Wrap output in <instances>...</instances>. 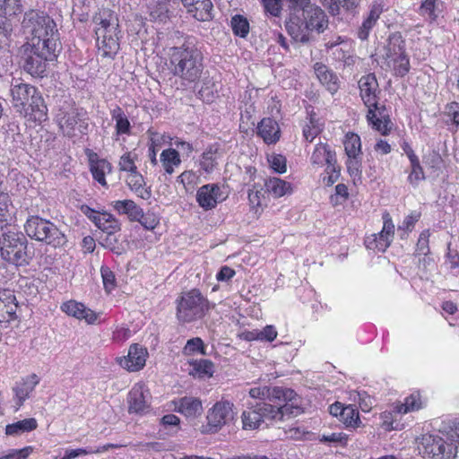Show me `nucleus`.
I'll list each match as a JSON object with an SVG mask.
<instances>
[{
    "label": "nucleus",
    "instance_id": "obj_51",
    "mask_svg": "<svg viewBox=\"0 0 459 459\" xmlns=\"http://www.w3.org/2000/svg\"><path fill=\"white\" fill-rule=\"evenodd\" d=\"M425 179L423 169L419 161H415V163H411V171L408 176L409 183L417 186L419 183Z\"/></svg>",
    "mask_w": 459,
    "mask_h": 459
},
{
    "label": "nucleus",
    "instance_id": "obj_59",
    "mask_svg": "<svg viewBox=\"0 0 459 459\" xmlns=\"http://www.w3.org/2000/svg\"><path fill=\"white\" fill-rule=\"evenodd\" d=\"M119 169L120 170L127 171L129 173L137 170L134 164V157L131 152H126L120 157Z\"/></svg>",
    "mask_w": 459,
    "mask_h": 459
},
{
    "label": "nucleus",
    "instance_id": "obj_43",
    "mask_svg": "<svg viewBox=\"0 0 459 459\" xmlns=\"http://www.w3.org/2000/svg\"><path fill=\"white\" fill-rule=\"evenodd\" d=\"M233 33L241 38H246L249 32V22L242 15L236 14L231 18L230 21Z\"/></svg>",
    "mask_w": 459,
    "mask_h": 459
},
{
    "label": "nucleus",
    "instance_id": "obj_29",
    "mask_svg": "<svg viewBox=\"0 0 459 459\" xmlns=\"http://www.w3.org/2000/svg\"><path fill=\"white\" fill-rule=\"evenodd\" d=\"M311 163L314 166L321 167L325 163L327 164L328 169L334 171V163L336 161L335 155L333 153L327 144L318 143L316 145L314 152L310 158Z\"/></svg>",
    "mask_w": 459,
    "mask_h": 459
},
{
    "label": "nucleus",
    "instance_id": "obj_28",
    "mask_svg": "<svg viewBox=\"0 0 459 459\" xmlns=\"http://www.w3.org/2000/svg\"><path fill=\"white\" fill-rule=\"evenodd\" d=\"M257 134L264 143H274L280 139V127L275 120L265 117L258 124Z\"/></svg>",
    "mask_w": 459,
    "mask_h": 459
},
{
    "label": "nucleus",
    "instance_id": "obj_54",
    "mask_svg": "<svg viewBox=\"0 0 459 459\" xmlns=\"http://www.w3.org/2000/svg\"><path fill=\"white\" fill-rule=\"evenodd\" d=\"M270 167L277 173L286 172V158L281 154H273L268 158Z\"/></svg>",
    "mask_w": 459,
    "mask_h": 459
},
{
    "label": "nucleus",
    "instance_id": "obj_45",
    "mask_svg": "<svg viewBox=\"0 0 459 459\" xmlns=\"http://www.w3.org/2000/svg\"><path fill=\"white\" fill-rule=\"evenodd\" d=\"M421 406L420 399L419 394H412L408 396L403 403L395 404V410L398 413H407L419 410Z\"/></svg>",
    "mask_w": 459,
    "mask_h": 459
},
{
    "label": "nucleus",
    "instance_id": "obj_25",
    "mask_svg": "<svg viewBox=\"0 0 459 459\" xmlns=\"http://www.w3.org/2000/svg\"><path fill=\"white\" fill-rule=\"evenodd\" d=\"M175 411L187 418H197L204 411L202 402L199 398L185 396L173 401Z\"/></svg>",
    "mask_w": 459,
    "mask_h": 459
},
{
    "label": "nucleus",
    "instance_id": "obj_48",
    "mask_svg": "<svg viewBox=\"0 0 459 459\" xmlns=\"http://www.w3.org/2000/svg\"><path fill=\"white\" fill-rule=\"evenodd\" d=\"M110 164L104 160H99L95 164H92L91 167V171L93 178L102 186H106L107 182L105 179V172L107 169L110 170Z\"/></svg>",
    "mask_w": 459,
    "mask_h": 459
},
{
    "label": "nucleus",
    "instance_id": "obj_58",
    "mask_svg": "<svg viewBox=\"0 0 459 459\" xmlns=\"http://www.w3.org/2000/svg\"><path fill=\"white\" fill-rule=\"evenodd\" d=\"M264 198V193L262 186L254 185L253 187L248 190V200L253 206H261Z\"/></svg>",
    "mask_w": 459,
    "mask_h": 459
},
{
    "label": "nucleus",
    "instance_id": "obj_56",
    "mask_svg": "<svg viewBox=\"0 0 459 459\" xmlns=\"http://www.w3.org/2000/svg\"><path fill=\"white\" fill-rule=\"evenodd\" d=\"M103 285L108 292H110L116 287V278L114 273L108 268L102 266L100 269Z\"/></svg>",
    "mask_w": 459,
    "mask_h": 459
},
{
    "label": "nucleus",
    "instance_id": "obj_63",
    "mask_svg": "<svg viewBox=\"0 0 459 459\" xmlns=\"http://www.w3.org/2000/svg\"><path fill=\"white\" fill-rule=\"evenodd\" d=\"M420 213L418 212H412L405 217L402 225L398 227L399 230L411 231L415 223L419 221Z\"/></svg>",
    "mask_w": 459,
    "mask_h": 459
},
{
    "label": "nucleus",
    "instance_id": "obj_9",
    "mask_svg": "<svg viewBox=\"0 0 459 459\" xmlns=\"http://www.w3.org/2000/svg\"><path fill=\"white\" fill-rule=\"evenodd\" d=\"M28 240L22 232L7 231L0 237L1 256L6 262L17 266L26 265L31 256L28 254Z\"/></svg>",
    "mask_w": 459,
    "mask_h": 459
},
{
    "label": "nucleus",
    "instance_id": "obj_11",
    "mask_svg": "<svg viewBox=\"0 0 459 459\" xmlns=\"http://www.w3.org/2000/svg\"><path fill=\"white\" fill-rule=\"evenodd\" d=\"M207 307L206 300L198 290H192L181 296L178 304L177 316L184 323L201 318Z\"/></svg>",
    "mask_w": 459,
    "mask_h": 459
},
{
    "label": "nucleus",
    "instance_id": "obj_27",
    "mask_svg": "<svg viewBox=\"0 0 459 459\" xmlns=\"http://www.w3.org/2000/svg\"><path fill=\"white\" fill-rule=\"evenodd\" d=\"M383 13V5L380 3L375 2L370 5V9L367 16L362 22V24L358 30V38L360 40L368 39L371 30L376 26Z\"/></svg>",
    "mask_w": 459,
    "mask_h": 459
},
{
    "label": "nucleus",
    "instance_id": "obj_32",
    "mask_svg": "<svg viewBox=\"0 0 459 459\" xmlns=\"http://www.w3.org/2000/svg\"><path fill=\"white\" fill-rule=\"evenodd\" d=\"M264 186L273 198H280L292 192L290 183L279 178H270L265 181Z\"/></svg>",
    "mask_w": 459,
    "mask_h": 459
},
{
    "label": "nucleus",
    "instance_id": "obj_52",
    "mask_svg": "<svg viewBox=\"0 0 459 459\" xmlns=\"http://www.w3.org/2000/svg\"><path fill=\"white\" fill-rule=\"evenodd\" d=\"M349 437L347 434L342 432H333L328 435H322L319 441L322 443H333L342 446H346L348 443Z\"/></svg>",
    "mask_w": 459,
    "mask_h": 459
},
{
    "label": "nucleus",
    "instance_id": "obj_4",
    "mask_svg": "<svg viewBox=\"0 0 459 459\" xmlns=\"http://www.w3.org/2000/svg\"><path fill=\"white\" fill-rule=\"evenodd\" d=\"M12 104L16 112L33 121H44L48 117V108L40 92L36 87L23 83H13L11 86Z\"/></svg>",
    "mask_w": 459,
    "mask_h": 459
},
{
    "label": "nucleus",
    "instance_id": "obj_41",
    "mask_svg": "<svg viewBox=\"0 0 459 459\" xmlns=\"http://www.w3.org/2000/svg\"><path fill=\"white\" fill-rule=\"evenodd\" d=\"M344 150L348 157L360 156L361 143L357 134L348 133L343 142Z\"/></svg>",
    "mask_w": 459,
    "mask_h": 459
},
{
    "label": "nucleus",
    "instance_id": "obj_3",
    "mask_svg": "<svg viewBox=\"0 0 459 459\" xmlns=\"http://www.w3.org/2000/svg\"><path fill=\"white\" fill-rule=\"evenodd\" d=\"M93 22L99 53L103 57H114L119 50L121 33L117 13L102 8L94 15Z\"/></svg>",
    "mask_w": 459,
    "mask_h": 459
},
{
    "label": "nucleus",
    "instance_id": "obj_38",
    "mask_svg": "<svg viewBox=\"0 0 459 459\" xmlns=\"http://www.w3.org/2000/svg\"><path fill=\"white\" fill-rule=\"evenodd\" d=\"M162 167L168 174L174 172V168L179 166L181 160L178 152L175 149L164 150L160 154Z\"/></svg>",
    "mask_w": 459,
    "mask_h": 459
},
{
    "label": "nucleus",
    "instance_id": "obj_16",
    "mask_svg": "<svg viewBox=\"0 0 459 459\" xmlns=\"http://www.w3.org/2000/svg\"><path fill=\"white\" fill-rule=\"evenodd\" d=\"M249 395L255 399H261L263 401L268 400L270 402L291 401L295 398L296 393L290 388H284L281 386H259L253 387L249 390Z\"/></svg>",
    "mask_w": 459,
    "mask_h": 459
},
{
    "label": "nucleus",
    "instance_id": "obj_42",
    "mask_svg": "<svg viewBox=\"0 0 459 459\" xmlns=\"http://www.w3.org/2000/svg\"><path fill=\"white\" fill-rule=\"evenodd\" d=\"M219 158L218 148L210 146L203 154L200 160V166L205 172H211L217 165Z\"/></svg>",
    "mask_w": 459,
    "mask_h": 459
},
{
    "label": "nucleus",
    "instance_id": "obj_20",
    "mask_svg": "<svg viewBox=\"0 0 459 459\" xmlns=\"http://www.w3.org/2000/svg\"><path fill=\"white\" fill-rule=\"evenodd\" d=\"M61 310L69 316H73L79 320H85L90 325L97 322L100 314L94 312L91 308L86 307L82 303L71 299L64 302Z\"/></svg>",
    "mask_w": 459,
    "mask_h": 459
},
{
    "label": "nucleus",
    "instance_id": "obj_60",
    "mask_svg": "<svg viewBox=\"0 0 459 459\" xmlns=\"http://www.w3.org/2000/svg\"><path fill=\"white\" fill-rule=\"evenodd\" d=\"M160 424L165 429H175L177 432L179 429L180 419L175 414H166L160 420Z\"/></svg>",
    "mask_w": 459,
    "mask_h": 459
},
{
    "label": "nucleus",
    "instance_id": "obj_17",
    "mask_svg": "<svg viewBox=\"0 0 459 459\" xmlns=\"http://www.w3.org/2000/svg\"><path fill=\"white\" fill-rule=\"evenodd\" d=\"M286 29L290 36L300 43H308L312 39V30L299 13H291L290 20L286 22Z\"/></svg>",
    "mask_w": 459,
    "mask_h": 459
},
{
    "label": "nucleus",
    "instance_id": "obj_26",
    "mask_svg": "<svg viewBox=\"0 0 459 459\" xmlns=\"http://www.w3.org/2000/svg\"><path fill=\"white\" fill-rule=\"evenodd\" d=\"M39 383V378L36 374H31L24 377L21 382L16 383L13 388L15 394V403L20 408L23 403L30 397L36 385Z\"/></svg>",
    "mask_w": 459,
    "mask_h": 459
},
{
    "label": "nucleus",
    "instance_id": "obj_22",
    "mask_svg": "<svg viewBox=\"0 0 459 459\" xmlns=\"http://www.w3.org/2000/svg\"><path fill=\"white\" fill-rule=\"evenodd\" d=\"M147 355L146 349L139 344H133L129 348L127 356L120 359L119 364L128 371H138L144 367Z\"/></svg>",
    "mask_w": 459,
    "mask_h": 459
},
{
    "label": "nucleus",
    "instance_id": "obj_7",
    "mask_svg": "<svg viewBox=\"0 0 459 459\" xmlns=\"http://www.w3.org/2000/svg\"><path fill=\"white\" fill-rule=\"evenodd\" d=\"M24 230L31 239L55 248L64 247L67 242L65 235L52 221L37 215L27 219Z\"/></svg>",
    "mask_w": 459,
    "mask_h": 459
},
{
    "label": "nucleus",
    "instance_id": "obj_18",
    "mask_svg": "<svg viewBox=\"0 0 459 459\" xmlns=\"http://www.w3.org/2000/svg\"><path fill=\"white\" fill-rule=\"evenodd\" d=\"M226 197L221 187L215 184L202 186L196 193L198 204L206 211L215 208L217 204L224 201Z\"/></svg>",
    "mask_w": 459,
    "mask_h": 459
},
{
    "label": "nucleus",
    "instance_id": "obj_40",
    "mask_svg": "<svg viewBox=\"0 0 459 459\" xmlns=\"http://www.w3.org/2000/svg\"><path fill=\"white\" fill-rule=\"evenodd\" d=\"M339 420L347 428L352 429L359 427L361 423L357 408L351 404L345 406Z\"/></svg>",
    "mask_w": 459,
    "mask_h": 459
},
{
    "label": "nucleus",
    "instance_id": "obj_62",
    "mask_svg": "<svg viewBox=\"0 0 459 459\" xmlns=\"http://www.w3.org/2000/svg\"><path fill=\"white\" fill-rule=\"evenodd\" d=\"M395 410V406L394 407V410L392 411H385L381 413L380 417L382 420V427L386 430H392L394 429L395 427H394V415L397 414Z\"/></svg>",
    "mask_w": 459,
    "mask_h": 459
},
{
    "label": "nucleus",
    "instance_id": "obj_53",
    "mask_svg": "<svg viewBox=\"0 0 459 459\" xmlns=\"http://www.w3.org/2000/svg\"><path fill=\"white\" fill-rule=\"evenodd\" d=\"M351 399L354 402H358L360 409L363 411H369L372 408V399L364 392H352L351 394Z\"/></svg>",
    "mask_w": 459,
    "mask_h": 459
},
{
    "label": "nucleus",
    "instance_id": "obj_39",
    "mask_svg": "<svg viewBox=\"0 0 459 459\" xmlns=\"http://www.w3.org/2000/svg\"><path fill=\"white\" fill-rule=\"evenodd\" d=\"M96 226L107 234L118 232L121 229L119 221L108 212H102L100 219L97 220Z\"/></svg>",
    "mask_w": 459,
    "mask_h": 459
},
{
    "label": "nucleus",
    "instance_id": "obj_50",
    "mask_svg": "<svg viewBox=\"0 0 459 459\" xmlns=\"http://www.w3.org/2000/svg\"><path fill=\"white\" fill-rule=\"evenodd\" d=\"M9 204V195H2L0 199V230L6 227L11 220V214L8 210Z\"/></svg>",
    "mask_w": 459,
    "mask_h": 459
},
{
    "label": "nucleus",
    "instance_id": "obj_36",
    "mask_svg": "<svg viewBox=\"0 0 459 459\" xmlns=\"http://www.w3.org/2000/svg\"><path fill=\"white\" fill-rule=\"evenodd\" d=\"M38 422L34 418L24 419L5 427V434L7 436H19L26 432L36 429Z\"/></svg>",
    "mask_w": 459,
    "mask_h": 459
},
{
    "label": "nucleus",
    "instance_id": "obj_47",
    "mask_svg": "<svg viewBox=\"0 0 459 459\" xmlns=\"http://www.w3.org/2000/svg\"><path fill=\"white\" fill-rule=\"evenodd\" d=\"M0 11L5 16H14L22 13L21 0H0Z\"/></svg>",
    "mask_w": 459,
    "mask_h": 459
},
{
    "label": "nucleus",
    "instance_id": "obj_19",
    "mask_svg": "<svg viewBox=\"0 0 459 459\" xmlns=\"http://www.w3.org/2000/svg\"><path fill=\"white\" fill-rule=\"evenodd\" d=\"M299 15L306 21L312 31L318 34L324 32L328 27V19L325 12L318 6L310 4L302 11Z\"/></svg>",
    "mask_w": 459,
    "mask_h": 459
},
{
    "label": "nucleus",
    "instance_id": "obj_23",
    "mask_svg": "<svg viewBox=\"0 0 459 459\" xmlns=\"http://www.w3.org/2000/svg\"><path fill=\"white\" fill-rule=\"evenodd\" d=\"M85 113L77 108H72L67 112L58 114V123L64 134L71 137L74 135L75 126L80 124V127L84 124L83 117ZM87 124L85 123V126Z\"/></svg>",
    "mask_w": 459,
    "mask_h": 459
},
{
    "label": "nucleus",
    "instance_id": "obj_30",
    "mask_svg": "<svg viewBox=\"0 0 459 459\" xmlns=\"http://www.w3.org/2000/svg\"><path fill=\"white\" fill-rule=\"evenodd\" d=\"M314 68L320 82L326 87L331 94H334L339 89V79L337 75L321 63H316Z\"/></svg>",
    "mask_w": 459,
    "mask_h": 459
},
{
    "label": "nucleus",
    "instance_id": "obj_5",
    "mask_svg": "<svg viewBox=\"0 0 459 459\" xmlns=\"http://www.w3.org/2000/svg\"><path fill=\"white\" fill-rule=\"evenodd\" d=\"M22 27L27 35L26 43L56 47V23L45 13L35 10L27 12L22 21Z\"/></svg>",
    "mask_w": 459,
    "mask_h": 459
},
{
    "label": "nucleus",
    "instance_id": "obj_64",
    "mask_svg": "<svg viewBox=\"0 0 459 459\" xmlns=\"http://www.w3.org/2000/svg\"><path fill=\"white\" fill-rule=\"evenodd\" d=\"M446 113L455 126H459V103L452 102L448 104L446 108Z\"/></svg>",
    "mask_w": 459,
    "mask_h": 459
},
{
    "label": "nucleus",
    "instance_id": "obj_34",
    "mask_svg": "<svg viewBox=\"0 0 459 459\" xmlns=\"http://www.w3.org/2000/svg\"><path fill=\"white\" fill-rule=\"evenodd\" d=\"M243 429L246 430H254L260 427L262 417L258 410L257 403L248 406L241 415Z\"/></svg>",
    "mask_w": 459,
    "mask_h": 459
},
{
    "label": "nucleus",
    "instance_id": "obj_44",
    "mask_svg": "<svg viewBox=\"0 0 459 459\" xmlns=\"http://www.w3.org/2000/svg\"><path fill=\"white\" fill-rule=\"evenodd\" d=\"M193 373L200 378L211 377L214 372V365L211 360L200 359L193 364Z\"/></svg>",
    "mask_w": 459,
    "mask_h": 459
},
{
    "label": "nucleus",
    "instance_id": "obj_61",
    "mask_svg": "<svg viewBox=\"0 0 459 459\" xmlns=\"http://www.w3.org/2000/svg\"><path fill=\"white\" fill-rule=\"evenodd\" d=\"M100 244L105 247L117 254L120 253V247L118 245V239L115 236V233L107 234L100 241Z\"/></svg>",
    "mask_w": 459,
    "mask_h": 459
},
{
    "label": "nucleus",
    "instance_id": "obj_1",
    "mask_svg": "<svg viewBox=\"0 0 459 459\" xmlns=\"http://www.w3.org/2000/svg\"><path fill=\"white\" fill-rule=\"evenodd\" d=\"M358 86L359 97L368 108L366 116L368 122L382 134H388L393 124L385 112V107L379 105L381 90L377 76L373 73L361 76Z\"/></svg>",
    "mask_w": 459,
    "mask_h": 459
},
{
    "label": "nucleus",
    "instance_id": "obj_37",
    "mask_svg": "<svg viewBox=\"0 0 459 459\" xmlns=\"http://www.w3.org/2000/svg\"><path fill=\"white\" fill-rule=\"evenodd\" d=\"M110 113L112 119L116 122V134L117 135L130 134L131 125L122 108L119 106H116V108H114Z\"/></svg>",
    "mask_w": 459,
    "mask_h": 459
},
{
    "label": "nucleus",
    "instance_id": "obj_6",
    "mask_svg": "<svg viewBox=\"0 0 459 459\" xmlns=\"http://www.w3.org/2000/svg\"><path fill=\"white\" fill-rule=\"evenodd\" d=\"M56 47L24 43L20 48L23 69L33 77L47 76L48 62L52 61Z\"/></svg>",
    "mask_w": 459,
    "mask_h": 459
},
{
    "label": "nucleus",
    "instance_id": "obj_21",
    "mask_svg": "<svg viewBox=\"0 0 459 459\" xmlns=\"http://www.w3.org/2000/svg\"><path fill=\"white\" fill-rule=\"evenodd\" d=\"M195 19L200 22H209L213 19V4L211 0H181Z\"/></svg>",
    "mask_w": 459,
    "mask_h": 459
},
{
    "label": "nucleus",
    "instance_id": "obj_14",
    "mask_svg": "<svg viewBox=\"0 0 459 459\" xmlns=\"http://www.w3.org/2000/svg\"><path fill=\"white\" fill-rule=\"evenodd\" d=\"M382 219V230L377 234H372L365 240L366 247L368 249L378 252H385L390 247L394 236V224L389 212H385Z\"/></svg>",
    "mask_w": 459,
    "mask_h": 459
},
{
    "label": "nucleus",
    "instance_id": "obj_46",
    "mask_svg": "<svg viewBox=\"0 0 459 459\" xmlns=\"http://www.w3.org/2000/svg\"><path fill=\"white\" fill-rule=\"evenodd\" d=\"M322 131V125L316 118L315 115H310L309 122L303 128V136L307 142H312Z\"/></svg>",
    "mask_w": 459,
    "mask_h": 459
},
{
    "label": "nucleus",
    "instance_id": "obj_12",
    "mask_svg": "<svg viewBox=\"0 0 459 459\" xmlns=\"http://www.w3.org/2000/svg\"><path fill=\"white\" fill-rule=\"evenodd\" d=\"M420 454L430 459H454L457 454V446L448 443L437 435L426 434L420 438L418 446Z\"/></svg>",
    "mask_w": 459,
    "mask_h": 459
},
{
    "label": "nucleus",
    "instance_id": "obj_15",
    "mask_svg": "<svg viewBox=\"0 0 459 459\" xmlns=\"http://www.w3.org/2000/svg\"><path fill=\"white\" fill-rule=\"evenodd\" d=\"M151 394L143 383L135 384L127 396L129 413L143 414L149 411L151 406Z\"/></svg>",
    "mask_w": 459,
    "mask_h": 459
},
{
    "label": "nucleus",
    "instance_id": "obj_2",
    "mask_svg": "<svg viewBox=\"0 0 459 459\" xmlns=\"http://www.w3.org/2000/svg\"><path fill=\"white\" fill-rule=\"evenodd\" d=\"M169 69L174 76L186 82L198 81L204 64L201 51L190 41L169 49Z\"/></svg>",
    "mask_w": 459,
    "mask_h": 459
},
{
    "label": "nucleus",
    "instance_id": "obj_57",
    "mask_svg": "<svg viewBox=\"0 0 459 459\" xmlns=\"http://www.w3.org/2000/svg\"><path fill=\"white\" fill-rule=\"evenodd\" d=\"M266 13L272 16L279 17L282 10L281 0H261Z\"/></svg>",
    "mask_w": 459,
    "mask_h": 459
},
{
    "label": "nucleus",
    "instance_id": "obj_55",
    "mask_svg": "<svg viewBox=\"0 0 459 459\" xmlns=\"http://www.w3.org/2000/svg\"><path fill=\"white\" fill-rule=\"evenodd\" d=\"M184 352L188 355L195 352H201L202 354H205L203 340L199 337L188 340L184 348Z\"/></svg>",
    "mask_w": 459,
    "mask_h": 459
},
{
    "label": "nucleus",
    "instance_id": "obj_8",
    "mask_svg": "<svg viewBox=\"0 0 459 459\" xmlns=\"http://www.w3.org/2000/svg\"><path fill=\"white\" fill-rule=\"evenodd\" d=\"M382 58L395 76L403 77L409 73L410 59L406 53L405 40L400 32L389 35Z\"/></svg>",
    "mask_w": 459,
    "mask_h": 459
},
{
    "label": "nucleus",
    "instance_id": "obj_24",
    "mask_svg": "<svg viewBox=\"0 0 459 459\" xmlns=\"http://www.w3.org/2000/svg\"><path fill=\"white\" fill-rule=\"evenodd\" d=\"M18 302L14 292L10 290H0V322L14 320Z\"/></svg>",
    "mask_w": 459,
    "mask_h": 459
},
{
    "label": "nucleus",
    "instance_id": "obj_10",
    "mask_svg": "<svg viewBox=\"0 0 459 459\" xmlns=\"http://www.w3.org/2000/svg\"><path fill=\"white\" fill-rule=\"evenodd\" d=\"M276 405L262 401L257 403L258 410L262 417V422L266 420L282 421L286 419L297 417L303 412V409L298 403L297 395L291 401L275 402Z\"/></svg>",
    "mask_w": 459,
    "mask_h": 459
},
{
    "label": "nucleus",
    "instance_id": "obj_13",
    "mask_svg": "<svg viewBox=\"0 0 459 459\" xmlns=\"http://www.w3.org/2000/svg\"><path fill=\"white\" fill-rule=\"evenodd\" d=\"M235 417L234 404L230 401L221 400L208 410L206 426L203 427V433H216L223 426L230 423Z\"/></svg>",
    "mask_w": 459,
    "mask_h": 459
},
{
    "label": "nucleus",
    "instance_id": "obj_49",
    "mask_svg": "<svg viewBox=\"0 0 459 459\" xmlns=\"http://www.w3.org/2000/svg\"><path fill=\"white\" fill-rule=\"evenodd\" d=\"M346 165L347 170L353 181L359 180L361 178V161L359 156L348 157Z\"/></svg>",
    "mask_w": 459,
    "mask_h": 459
},
{
    "label": "nucleus",
    "instance_id": "obj_31",
    "mask_svg": "<svg viewBox=\"0 0 459 459\" xmlns=\"http://www.w3.org/2000/svg\"><path fill=\"white\" fill-rule=\"evenodd\" d=\"M112 206L119 214H126L130 221H139L143 217V209L133 200H118L112 203Z\"/></svg>",
    "mask_w": 459,
    "mask_h": 459
},
{
    "label": "nucleus",
    "instance_id": "obj_35",
    "mask_svg": "<svg viewBox=\"0 0 459 459\" xmlns=\"http://www.w3.org/2000/svg\"><path fill=\"white\" fill-rule=\"evenodd\" d=\"M320 2L332 15L335 16L340 14L341 7L348 12L355 10L360 0H320Z\"/></svg>",
    "mask_w": 459,
    "mask_h": 459
},
{
    "label": "nucleus",
    "instance_id": "obj_33",
    "mask_svg": "<svg viewBox=\"0 0 459 459\" xmlns=\"http://www.w3.org/2000/svg\"><path fill=\"white\" fill-rule=\"evenodd\" d=\"M126 182L129 188L139 197L144 200L151 197L152 192L149 188L145 187L144 178L137 170L129 173Z\"/></svg>",
    "mask_w": 459,
    "mask_h": 459
}]
</instances>
